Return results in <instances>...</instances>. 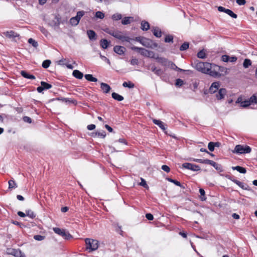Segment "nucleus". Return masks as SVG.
Instances as JSON below:
<instances>
[{"label":"nucleus","instance_id":"38","mask_svg":"<svg viewBox=\"0 0 257 257\" xmlns=\"http://www.w3.org/2000/svg\"><path fill=\"white\" fill-rule=\"evenodd\" d=\"M167 180L169 182L173 183H174V184H175L176 185H177L178 186L181 187V184L180 183V182H179V181H177L176 180L172 179H171L170 178H167Z\"/></svg>","mask_w":257,"mask_h":257},{"label":"nucleus","instance_id":"58","mask_svg":"<svg viewBox=\"0 0 257 257\" xmlns=\"http://www.w3.org/2000/svg\"><path fill=\"white\" fill-rule=\"evenodd\" d=\"M175 84L176 86H182L183 84V81L180 79H178L176 80Z\"/></svg>","mask_w":257,"mask_h":257},{"label":"nucleus","instance_id":"10","mask_svg":"<svg viewBox=\"0 0 257 257\" xmlns=\"http://www.w3.org/2000/svg\"><path fill=\"white\" fill-rule=\"evenodd\" d=\"M220 86L219 82H214L212 83L211 85L209 88L208 92L210 93H214L219 90V88Z\"/></svg>","mask_w":257,"mask_h":257},{"label":"nucleus","instance_id":"3","mask_svg":"<svg viewBox=\"0 0 257 257\" xmlns=\"http://www.w3.org/2000/svg\"><path fill=\"white\" fill-rule=\"evenodd\" d=\"M86 249L89 252L96 250L99 246V241L96 239L87 238L85 239Z\"/></svg>","mask_w":257,"mask_h":257},{"label":"nucleus","instance_id":"31","mask_svg":"<svg viewBox=\"0 0 257 257\" xmlns=\"http://www.w3.org/2000/svg\"><path fill=\"white\" fill-rule=\"evenodd\" d=\"M17 187V185L14 180H10L9 181V188L14 189Z\"/></svg>","mask_w":257,"mask_h":257},{"label":"nucleus","instance_id":"2","mask_svg":"<svg viewBox=\"0 0 257 257\" xmlns=\"http://www.w3.org/2000/svg\"><path fill=\"white\" fill-rule=\"evenodd\" d=\"M154 58L157 60V61L158 63L161 64L163 66H164L165 67H169L172 69L177 70L178 71H185L184 70H183L182 69L178 68V67H177L175 65V64L174 63H173L171 61H169L167 59H166L165 58L159 57H155Z\"/></svg>","mask_w":257,"mask_h":257},{"label":"nucleus","instance_id":"59","mask_svg":"<svg viewBox=\"0 0 257 257\" xmlns=\"http://www.w3.org/2000/svg\"><path fill=\"white\" fill-rule=\"evenodd\" d=\"M140 185L145 188L148 187L146 181L143 178H141V182L140 183Z\"/></svg>","mask_w":257,"mask_h":257},{"label":"nucleus","instance_id":"56","mask_svg":"<svg viewBox=\"0 0 257 257\" xmlns=\"http://www.w3.org/2000/svg\"><path fill=\"white\" fill-rule=\"evenodd\" d=\"M218 9V11L219 12H224L225 13H226V11L228 10V9H225V8L223 7H221V6H219L217 8Z\"/></svg>","mask_w":257,"mask_h":257},{"label":"nucleus","instance_id":"19","mask_svg":"<svg viewBox=\"0 0 257 257\" xmlns=\"http://www.w3.org/2000/svg\"><path fill=\"white\" fill-rule=\"evenodd\" d=\"M153 122L156 125H158L164 131L166 130L165 124L163 122L160 120L154 119Z\"/></svg>","mask_w":257,"mask_h":257},{"label":"nucleus","instance_id":"7","mask_svg":"<svg viewBox=\"0 0 257 257\" xmlns=\"http://www.w3.org/2000/svg\"><path fill=\"white\" fill-rule=\"evenodd\" d=\"M84 12L83 11H79L77 13V15L75 17H72L70 20V23L72 26H77L81 18L84 16Z\"/></svg>","mask_w":257,"mask_h":257},{"label":"nucleus","instance_id":"41","mask_svg":"<svg viewBox=\"0 0 257 257\" xmlns=\"http://www.w3.org/2000/svg\"><path fill=\"white\" fill-rule=\"evenodd\" d=\"M51 61L49 60H46L43 61L42 63V67L44 68H47L49 67L51 64Z\"/></svg>","mask_w":257,"mask_h":257},{"label":"nucleus","instance_id":"52","mask_svg":"<svg viewBox=\"0 0 257 257\" xmlns=\"http://www.w3.org/2000/svg\"><path fill=\"white\" fill-rule=\"evenodd\" d=\"M221 60L223 62H227L229 60V57L228 55H224L221 57Z\"/></svg>","mask_w":257,"mask_h":257},{"label":"nucleus","instance_id":"36","mask_svg":"<svg viewBox=\"0 0 257 257\" xmlns=\"http://www.w3.org/2000/svg\"><path fill=\"white\" fill-rule=\"evenodd\" d=\"M189 46V44L188 42H185L184 43L180 48V50L181 51H184L188 49Z\"/></svg>","mask_w":257,"mask_h":257},{"label":"nucleus","instance_id":"29","mask_svg":"<svg viewBox=\"0 0 257 257\" xmlns=\"http://www.w3.org/2000/svg\"><path fill=\"white\" fill-rule=\"evenodd\" d=\"M85 79L91 82H96L97 81V79L96 78L94 77L91 74H86L85 75Z\"/></svg>","mask_w":257,"mask_h":257},{"label":"nucleus","instance_id":"4","mask_svg":"<svg viewBox=\"0 0 257 257\" xmlns=\"http://www.w3.org/2000/svg\"><path fill=\"white\" fill-rule=\"evenodd\" d=\"M251 148L247 145H237L235 146L232 153L236 154H244L250 153Z\"/></svg>","mask_w":257,"mask_h":257},{"label":"nucleus","instance_id":"60","mask_svg":"<svg viewBox=\"0 0 257 257\" xmlns=\"http://www.w3.org/2000/svg\"><path fill=\"white\" fill-rule=\"evenodd\" d=\"M146 217L149 220H153L154 219L153 215L151 213H147L146 214Z\"/></svg>","mask_w":257,"mask_h":257},{"label":"nucleus","instance_id":"26","mask_svg":"<svg viewBox=\"0 0 257 257\" xmlns=\"http://www.w3.org/2000/svg\"><path fill=\"white\" fill-rule=\"evenodd\" d=\"M112 97L117 101H121L123 100V97L115 92H113L111 94Z\"/></svg>","mask_w":257,"mask_h":257},{"label":"nucleus","instance_id":"45","mask_svg":"<svg viewBox=\"0 0 257 257\" xmlns=\"http://www.w3.org/2000/svg\"><path fill=\"white\" fill-rule=\"evenodd\" d=\"M197 57L199 58L203 59L206 57V54L204 51L201 50L197 53Z\"/></svg>","mask_w":257,"mask_h":257},{"label":"nucleus","instance_id":"37","mask_svg":"<svg viewBox=\"0 0 257 257\" xmlns=\"http://www.w3.org/2000/svg\"><path fill=\"white\" fill-rule=\"evenodd\" d=\"M28 42L31 44L34 47L37 48L38 46V44L35 40L32 38H30L28 40Z\"/></svg>","mask_w":257,"mask_h":257},{"label":"nucleus","instance_id":"23","mask_svg":"<svg viewBox=\"0 0 257 257\" xmlns=\"http://www.w3.org/2000/svg\"><path fill=\"white\" fill-rule=\"evenodd\" d=\"M72 74L74 77L79 79H82L83 76V73L78 70H74Z\"/></svg>","mask_w":257,"mask_h":257},{"label":"nucleus","instance_id":"27","mask_svg":"<svg viewBox=\"0 0 257 257\" xmlns=\"http://www.w3.org/2000/svg\"><path fill=\"white\" fill-rule=\"evenodd\" d=\"M153 34L157 38H160L162 36V32L159 28H155L153 30Z\"/></svg>","mask_w":257,"mask_h":257},{"label":"nucleus","instance_id":"34","mask_svg":"<svg viewBox=\"0 0 257 257\" xmlns=\"http://www.w3.org/2000/svg\"><path fill=\"white\" fill-rule=\"evenodd\" d=\"M248 101L249 102L250 105L252 103L256 104L257 103V97L255 95H253L249 98V99L248 100Z\"/></svg>","mask_w":257,"mask_h":257},{"label":"nucleus","instance_id":"55","mask_svg":"<svg viewBox=\"0 0 257 257\" xmlns=\"http://www.w3.org/2000/svg\"><path fill=\"white\" fill-rule=\"evenodd\" d=\"M39 29L44 35H45V36L47 35L48 32L45 28H44L43 27H40Z\"/></svg>","mask_w":257,"mask_h":257},{"label":"nucleus","instance_id":"32","mask_svg":"<svg viewBox=\"0 0 257 257\" xmlns=\"http://www.w3.org/2000/svg\"><path fill=\"white\" fill-rule=\"evenodd\" d=\"M122 86L124 87H128L130 88H134L135 86V85L132 82L128 81V82H124L122 84Z\"/></svg>","mask_w":257,"mask_h":257},{"label":"nucleus","instance_id":"62","mask_svg":"<svg viewBox=\"0 0 257 257\" xmlns=\"http://www.w3.org/2000/svg\"><path fill=\"white\" fill-rule=\"evenodd\" d=\"M23 120L25 122H28V123H31V122H32L31 118L30 117H28V116H25V117H24Z\"/></svg>","mask_w":257,"mask_h":257},{"label":"nucleus","instance_id":"61","mask_svg":"<svg viewBox=\"0 0 257 257\" xmlns=\"http://www.w3.org/2000/svg\"><path fill=\"white\" fill-rule=\"evenodd\" d=\"M87 128L88 130H93L95 128V125L93 124H89L87 125Z\"/></svg>","mask_w":257,"mask_h":257},{"label":"nucleus","instance_id":"42","mask_svg":"<svg viewBox=\"0 0 257 257\" xmlns=\"http://www.w3.org/2000/svg\"><path fill=\"white\" fill-rule=\"evenodd\" d=\"M226 14H227L229 16L234 19H236L237 17V15L234 13L231 10L229 9H228V10L226 11Z\"/></svg>","mask_w":257,"mask_h":257},{"label":"nucleus","instance_id":"48","mask_svg":"<svg viewBox=\"0 0 257 257\" xmlns=\"http://www.w3.org/2000/svg\"><path fill=\"white\" fill-rule=\"evenodd\" d=\"M250 105V103L248 100H243L242 102L240 104V106L242 107H247Z\"/></svg>","mask_w":257,"mask_h":257},{"label":"nucleus","instance_id":"33","mask_svg":"<svg viewBox=\"0 0 257 257\" xmlns=\"http://www.w3.org/2000/svg\"><path fill=\"white\" fill-rule=\"evenodd\" d=\"M251 65V62L250 60L248 59H245L243 63V66L245 68H248L249 66Z\"/></svg>","mask_w":257,"mask_h":257},{"label":"nucleus","instance_id":"47","mask_svg":"<svg viewBox=\"0 0 257 257\" xmlns=\"http://www.w3.org/2000/svg\"><path fill=\"white\" fill-rule=\"evenodd\" d=\"M148 41H149V39H147L146 38H143L141 40H140V42L143 46L148 47L149 44H148V42H147Z\"/></svg>","mask_w":257,"mask_h":257},{"label":"nucleus","instance_id":"44","mask_svg":"<svg viewBox=\"0 0 257 257\" xmlns=\"http://www.w3.org/2000/svg\"><path fill=\"white\" fill-rule=\"evenodd\" d=\"M95 17L97 18L102 19L104 18V14L100 11H97L95 13Z\"/></svg>","mask_w":257,"mask_h":257},{"label":"nucleus","instance_id":"54","mask_svg":"<svg viewBox=\"0 0 257 257\" xmlns=\"http://www.w3.org/2000/svg\"><path fill=\"white\" fill-rule=\"evenodd\" d=\"M161 168L163 171H164L167 173L169 172L170 171V168L168 166L165 165L162 166Z\"/></svg>","mask_w":257,"mask_h":257},{"label":"nucleus","instance_id":"30","mask_svg":"<svg viewBox=\"0 0 257 257\" xmlns=\"http://www.w3.org/2000/svg\"><path fill=\"white\" fill-rule=\"evenodd\" d=\"M26 215L32 219L36 217L35 213L30 209L26 210Z\"/></svg>","mask_w":257,"mask_h":257},{"label":"nucleus","instance_id":"53","mask_svg":"<svg viewBox=\"0 0 257 257\" xmlns=\"http://www.w3.org/2000/svg\"><path fill=\"white\" fill-rule=\"evenodd\" d=\"M100 57L101 58L102 60L105 61L107 64L110 65V62L108 58H107L105 56H102L101 54H100Z\"/></svg>","mask_w":257,"mask_h":257},{"label":"nucleus","instance_id":"20","mask_svg":"<svg viewBox=\"0 0 257 257\" xmlns=\"http://www.w3.org/2000/svg\"><path fill=\"white\" fill-rule=\"evenodd\" d=\"M6 37L9 38H16L19 35L17 34V33H15V32L13 31H8L4 33Z\"/></svg>","mask_w":257,"mask_h":257},{"label":"nucleus","instance_id":"1","mask_svg":"<svg viewBox=\"0 0 257 257\" xmlns=\"http://www.w3.org/2000/svg\"><path fill=\"white\" fill-rule=\"evenodd\" d=\"M194 67L198 71L202 73L209 74L210 76L215 78L219 77L221 75L218 71L221 67L216 65H212L207 62L195 61Z\"/></svg>","mask_w":257,"mask_h":257},{"label":"nucleus","instance_id":"5","mask_svg":"<svg viewBox=\"0 0 257 257\" xmlns=\"http://www.w3.org/2000/svg\"><path fill=\"white\" fill-rule=\"evenodd\" d=\"M133 50L137 51L139 53H140L142 55L151 57V58H155V54L153 51H149L143 48H139L136 46H133L131 48Z\"/></svg>","mask_w":257,"mask_h":257},{"label":"nucleus","instance_id":"49","mask_svg":"<svg viewBox=\"0 0 257 257\" xmlns=\"http://www.w3.org/2000/svg\"><path fill=\"white\" fill-rule=\"evenodd\" d=\"M45 237L44 236L41 235H34V238L35 240H38V241L43 240L45 239Z\"/></svg>","mask_w":257,"mask_h":257},{"label":"nucleus","instance_id":"57","mask_svg":"<svg viewBox=\"0 0 257 257\" xmlns=\"http://www.w3.org/2000/svg\"><path fill=\"white\" fill-rule=\"evenodd\" d=\"M130 62L131 65H136L138 64V60L136 58L132 59Z\"/></svg>","mask_w":257,"mask_h":257},{"label":"nucleus","instance_id":"9","mask_svg":"<svg viewBox=\"0 0 257 257\" xmlns=\"http://www.w3.org/2000/svg\"><path fill=\"white\" fill-rule=\"evenodd\" d=\"M52 87V86L51 84L47 83L44 81H41V86L37 87V90L38 92L41 93L43 90L50 89Z\"/></svg>","mask_w":257,"mask_h":257},{"label":"nucleus","instance_id":"46","mask_svg":"<svg viewBox=\"0 0 257 257\" xmlns=\"http://www.w3.org/2000/svg\"><path fill=\"white\" fill-rule=\"evenodd\" d=\"M173 37L172 35H167L165 38V42L166 43L173 42Z\"/></svg>","mask_w":257,"mask_h":257},{"label":"nucleus","instance_id":"8","mask_svg":"<svg viewBox=\"0 0 257 257\" xmlns=\"http://www.w3.org/2000/svg\"><path fill=\"white\" fill-rule=\"evenodd\" d=\"M182 166L185 169L194 171H197L200 170V168L198 165L189 163H185L183 164Z\"/></svg>","mask_w":257,"mask_h":257},{"label":"nucleus","instance_id":"51","mask_svg":"<svg viewBox=\"0 0 257 257\" xmlns=\"http://www.w3.org/2000/svg\"><path fill=\"white\" fill-rule=\"evenodd\" d=\"M208 149L209 150V151L212 152L214 150V148L215 147L214 146V145H213V142H210L208 143Z\"/></svg>","mask_w":257,"mask_h":257},{"label":"nucleus","instance_id":"43","mask_svg":"<svg viewBox=\"0 0 257 257\" xmlns=\"http://www.w3.org/2000/svg\"><path fill=\"white\" fill-rule=\"evenodd\" d=\"M199 192L200 193V199L202 200V201H204V200H206V197L205 196V191L204 190V189H202V188H200L199 189Z\"/></svg>","mask_w":257,"mask_h":257},{"label":"nucleus","instance_id":"18","mask_svg":"<svg viewBox=\"0 0 257 257\" xmlns=\"http://www.w3.org/2000/svg\"><path fill=\"white\" fill-rule=\"evenodd\" d=\"M151 70L158 76H161L164 73L162 69L157 68V67L154 65L151 67Z\"/></svg>","mask_w":257,"mask_h":257},{"label":"nucleus","instance_id":"6","mask_svg":"<svg viewBox=\"0 0 257 257\" xmlns=\"http://www.w3.org/2000/svg\"><path fill=\"white\" fill-rule=\"evenodd\" d=\"M53 231L56 234L60 235L65 239H70L72 238V236L64 229H61L58 227H54Z\"/></svg>","mask_w":257,"mask_h":257},{"label":"nucleus","instance_id":"13","mask_svg":"<svg viewBox=\"0 0 257 257\" xmlns=\"http://www.w3.org/2000/svg\"><path fill=\"white\" fill-rule=\"evenodd\" d=\"M105 32L106 33L110 34V35L112 36L113 37H114V38H115L116 39H119V38H121L120 37V35H121V33L120 32L114 31H112V30H109L108 29L105 30Z\"/></svg>","mask_w":257,"mask_h":257},{"label":"nucleus","instance_id":"16","mask_svg":"<svg viewBox=\"0 0 257 257\" xmlns=\"http://www.w3.org/2000/svg\"><path fill=\"white\" fill-rule=\"evenodd\" d=\"M87 35L90 41H95L97 39V35L93 30H88Z\"/></svg>","mask_w":257,"mask_h":257},{"label":"nucleus","instance_id":"22","mask_svg":"<svg viewBox=\"0 0 257 257\" xmlns=\"http://www.w3.org/2000/svg\"><path fill=\"white\" fill-rule=\"evenodd\" d=\"M134 18L132 17H124L121 21V23L123 25L130 24L131 22L133 21Z\"/></svg>","mask_w":257,"mask_h":257},{"label":"nucleus","instance_id":"50","mask_svg":"<svg viewBox=\"0 0 257 257\" xmlns=\"http://www.w3.org/2000/svg\"><path fill=\"white\" fill-rule=\"evenodd\" d=\"M15 250H16V249H14V248H8L7 249V251H6V253L7 254H10V255H14V253L15 252Z\"/></svg>","mask_w":257,"mask_h":257},{"label":"nucleus","instance_id":"39","mask_svg":"<svg viewBox=\"0 0 257 257\" xmlns=\"http://www.w3.org/2000/svg\"><path fill=\"white\" fill-rule=\"evenodd\" d=\"M120 37L121 38H119V40H120L122 42H130V41L132 40V39H131L130 37H126V36H124L121 34L120 35Z\"/></svg>","mask_w":257,"mask_h":257},{"label":"nucleus","instance_id":"40","mask_svg":"<svg viewBox=\"0 0 257 257\" xmlns=\"http://www.w3.org/2000/svg\"><path fill=\"white\" fill-rule=\"evenodd\" d=\"M122 18V16L121 14H118V13H116V14H115L114 15H113L112 16V19L113 20H115V21H117V20H120Z\"/></svg>","mask_w":257,"mask_h":257},{"label":"nucleus","instance_id":"21","mask_svg":"<svg viewBox=\"0 0 257 257\" xmlns=\"http://www.w3.org/2000/svg\"><path fill=\"white\" fill-rule=\"evenodd\" d=\"M21 75L24 78L30 79H35L36 78L35 76L33 75L30 74L28 73L25 71H21Z\"/></svg>","mask_w":257,"mask_h":257},{"label":"nucleus","instance_id":"28","mask_svg":"<svg viewBox=\"0 0 257 257\" xmlns=\"http://www.w3.org/2000/svg\"><path fill=\"white\" fill-rule=\"evenodd\" d=\"M100 44L103 49H106L108 46L109 42L107 40L103 39L100 40Z\"/></svg>","mask_w":257,"mask_h":257},{"label":"nucleus","instance_id":"24","mask_svg":"<svg viewBox=\"0 0 257 257\" xmlns=\"http://www.w3.org/2000/svg\"><path fill=\"white\" fill-rule=\"evenodd\" d=\"M232 170H236L240 173L245 174L246 172V169L245 168L237 166L235 167H232Z\"/></svg>","mask_w":257,"mask_h":257},{"label":"nucleus","instance_id":"11","mask_svg":"<svg viewBox=\"0 0 257 257\" xmlns=\"http://www.w3.org/2000/svg\"><path fill=\"white\" fill-rule=\"evenodd\" d=\"M207 164H209L210 166H213L215 169L219 171V172H222L223 171L222 167L221 165L213 161L210 160L208 159Z\"/></svg>","mask_w":257,"mask_h":257},{"label":"nucleus","instance_id":"64","mask_svg":"<svg viewBox=\"0 0 257 257\" xmlns=\"http://www.w3.org/2000/svg\"><path fill=\"white\" fill-rule=\"evenodd\" d=\"M242 101H243V99H242V96H239L237 98V100L235 101V103L240 104V105L241 104V103L242 102Z\"/></svg>","mask_w":257,"mask_h":257},{"label":"nucleus","instance_id":"63","mask_svg":"<svg viewBox=\"0 0 257 257\" xmlns=\"http://www.w3.org/2000/svg\"><path fill=\"white\" fill-rule=\"evenodd\" d=\"M236 3L240 6L243 5L246 3L245 0H236Z\"/></svg>","mask_w":257,"mask_h":257},{"label":"nucleus","instance_id":"14","mask_svg":"<svg viewBox=\"0 0 257 257\" xmlns=\"http://www.w3.org/2000/svg\"><path fill=\"white\" fill-rule=\"evenodd\" d=\"M114 51L118 55H123L125 51V48L123 46H115L113 48Z\"/></svg>","mask_w":257,"mask_h":257},{"label":"nucleus","instance_id":"25","mask_svg":"<svg viewBox=\"0 0 257 257\" xmlns=\"http://www.w3.org/2000/svg\"><path fill=\"white\" fill-rule=\"evenodd\" d=\"M141 29L143 31H147L150 29V24L149 23L145 21H143L141 23Z\"/></svg>","mask_w":257,"mask_h":257},{"label":"nucleus","instance_id":"12","mask_svg":"<svg viewBox=\"0 0 257 257\" xmlns=\"http://www.w3.org/2000/svg\"><path fill=\"white\" fill-rule=\"evenodd\" d=\"M226 94V90L225 88L220 89L216 94V97L218 100H221L224 98Z\"/></svg>","mask_w":257,"mask_h":257},{"label":"nucleus","instance_id":"15","mask_svg":"<svg viewBox=\"0 0 257 257\" xmlns=\"http://www.w3.org/2000/svg\"><path fill=\"white\" fill-rule=\"evenodd\" d=\"M233 182L235 183L236 185H237L239 187H240L243 190H249V187L247 184H245L237 180H233Z\"/></svg>","mask_w":257,"mask_h":257},{"label":"nucleus","instance_id":"35","mask_svg":"<svg viewBox=\"0 0 257 257\" xmlns=\"http://www.w3.org/2000/svg\"><path fill=\"white\" fill-rule=\"evenodd\" d=\"M14 256L15 257H25V255L19 249H16Z\"/></svg>","mask_w":257,"mask_h":257},{"label":"nucleus","instance_id":"17","mask_svg":"<svg viewBox=\"0 0 257 257\" xmlns=\"http://www.w3.org/2000/svg\"><path fill=\"white\" fill-rule=\"evenodd\" d=\"M100 88L105 93H108L111 89L109 85L103 82L100 83Z\"/></svg>","mask_w":257,"mask_h":257}]
</instances>
